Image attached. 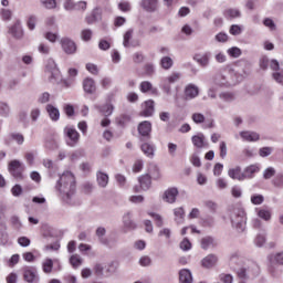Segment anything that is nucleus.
Here are the masks:
<instances>
[{
    "label": "nucleus",
    "instance_id": "f257e3e1",
    "mask_svg": "<svg viewBox=\"0 0 283 283\" xmlns=\"http://www.w3.org/2000/svg\"><path fill=\"white\" fill-rule=\"evenodd\" d=\"M59 193L66 205L76 207L81 205V199L76 196V178L71 171H64L55 186Z\"/></svg>",
    "mask_w": 283,
    "mask_h": 283
},
{
    "label": "nucleus",
    "instance_id": "f03ea898",
    "mask_svg": "<svg viewBox=\"0 0 283 283\" xmlns=\"http://www.w3.org/2000/svg\"><path fill=\"white\" fill-rule=\"evenodd\" d=\"M242 81H244V75L238 72L219 73L214 78L216 85H220L221 87H233V85H238Z\"/></svg>",
    "mask_w": 283,
    "mask_h": 283
},
{
    "label": "nucleus",
    "instance_id": "7ed1b4c3",
    "mask_svg": "<svg viewBox=\"0 0 283 283\" xmlns=\"http://www.w3.org/2000/svg\"><path fill=\"white\" fill-rule=\"evenodd\" d=\"M232 227L242 233L247 229V212L242 208H233L230 212Z\"/></svg>",
    "mask_w": 283,
    "mask_h": 283
},
{
    "label": "nucleus",
    "instance_id": "20e7f679",
    "mask_svg": "<svg viewBox=\"0 0 283 283\" xmlns=\"http://www.w3.org/2000/svg\"><path fill=\"white\" fill-rule=\"evenodd\" d=\"M74 78H76V72H66L64 75L61 72H54L51 74L52 83H62L65 87H70V85L74 83Z\"/></svg>",
    "mask_w": 283,
    "mask_h": 283
},
{
    "label": "nucleus",
    "instance_id": "39448f33",
    "mask_svg": "<svg viewBox=\"0 0 283 283\" xmlns=\"http://www.w3.org/2000/svg\"><path fill=\"white\" fill-rule=\"evenodd\" d=\"M182 75L180 73H172L170 76L166 77L161 82V90L167 94V96L171 95V84L178 83Z\"/></svg>",
    "mask_w": 283,
    "mask_h": 283
},
{
    "label": "nucleus",
    "instance_id": "423d86ee",
    "mask_svg": "<svg viewBox=\"0 0 283 283\" xmlns=\"http://www.w3.org/2000/svg\"><path fill=\"white\" fill-rule=\"evenodd\" d=\"M64 134H66L69 142V147H76L78 145V140L81 139V134L77 133L75 128L72 127H65Z\"/></svg>",
    "mask_w": 283,
    "mask_h": 283
},
{
    "label": "nucleus",
    "instance_id": "0eeeda50",
    "mask_svg": "<svg viewBox=\"0 0 283 283\" xmlns=\"http://www.w3.org/2000/svg\"><path fill=\"white\" fill-rule=\"evenodd\" d=\"M138 182L140 185V188H138V186L134 187V191L136 193H140V189L142 191H148V189L151 187V176H149V174L142 175L138 178Z\"/></svg>",
    "mask_w": 283,
    "mask_h": 283
},
{
    "label": "nucleus",
    "instance_id": "6e6552de",
    "mask_svg": "<svg viewBox=\"0 0 283 283\" xmlns=\"http://www.w3.org/2000/svg\"><path fill=\"white\" fill-rule=\"evenodd\" d=\"M9 171L13 178H23V166L17 159L10 161Z\"/></svg>",
    "mask_w": 283,
    "mask_h": 283
},
{
    "label": "nucleus",
    "instance_id": "1a4fd4ad",
    "mask_svg": "<svg viewBox=\"0 0 283 283\" xmlns=\"http://www.w3.org/2000/svg\"><path fill=\"white\" fill-rule=\"evenodd\" d=\"M9 34L13 36L17 41H21L23 39V25H21V22L17 20L10 28H9Z\"/></svg>",
    "mask_w": 283,
    "mask_h": 283
},
{
    "label": "nucleus",
    "instance_id": "9d476101",
    "mask_svg": "<svg viewBox=\"0 0 283 283\" xmlns=\"http://www.w3.org/2000/svg\"><path fill=\"white\" fill-rule=\"evenodd\" d=\"M61 45L65 54H76V43H74L70 38H63L61 40Z\"/></svg>",
    "mask_w": 283,
    "mask_h": 283
},
{
    "label": "nucleus",
    "instance_id": "9b49d317",
    "mask_svg": "<svg viewBox=\"0 0 283 283\" xmlns=\"http://www.w3.org/2000/svg\"><path fill=\"white\" fill-rule=\"evenodd\" d=\"M23 277L28 283H39V273L34 268H25L23 271Z\"/></svg>",
    "mask_w": 283,
    "mask_h": 283
},
{
    "label": "nucleus",
    "instance_id": "f8f14e48",
    "mask_svg": "<svg viewBox=\"0 0 283 283\" xmlns=\"http://www.w3.org/2000/svg\"><path fill=\"white\" fill-rule=\"evenodd\" d=\"M139 6L145 12L154 13L158 11V0H142Z\"/></svg>",
    "mask_w": 283,
    "mask_h": 283
},
{
    "label": "nucleus",
    "instance_id": "ddd939ff",
    "mask_svg": "<svg viewBox=\"0 0 283 283\" xmlns=\"http://www.w3.org/2000/svg\"><path fill=\"white\" fill-rule=\"evenodd\" d=\"M200 94V88L196 84H188L185 87V98L186 101H193Z\"/></svg>",
    "mask_w": 283,
    "mask_h": 283
},
{
    "label": "nucleus",
    "instance_id": "4468645a",
    "mask_svg": "<svg viewBox=\"0 0 283 283\" xmlns=\"http://www.w3.org/2000/svg\"><path fill=\"white\" fill-rule=\"evenodd\" d=\"M244 143H258L260 135L253 130H243L239 133Z\"/></svg>",
    "mask_w": 283,
    "mask_h": 283
},
{
    "label": "nucleus",
    "instance_id": "2eb2a0df",
    "mask_svg": "<svg viewBox=\"0 0 283 283\" xmlns=\"http://www.w3.org/2000/svg\"><path fill=\"white\" fill-rule=\"evenodd\" d=\"M255 174H260V165L253 164L245 167L243 170L244 180H251V178H255Z\"/></svg>",
    "mask_w": 283,
    "mask_h": 283
},
{
    "label": "nucleus",
    "instance_id": "dca6fc26",
    "mask_svg": "<svg viewBox=\"0 0 283 283\" xmlns=\"http://www.w3.org/2000/svg\"><path fill=\"white\" fill-rule=\"evenodd\" d=\"M218 264V255L216 254H208L201 260V266L203 269H213Z\"/></svg>",
    "mask_w": 283,
    "mask_h": 283
},
{
    "label": "nucleus",
    "instance_id": "f3484780",
    "mask_svg": "<svg viewBox=\"0 0 283 283\" xmlns=\"http://www.w3.org/2000/svg\"><path fill=\"white\" fill-rule=\"evenodd\" d=\"M138 133L142 135V138H151V124L149 120H144L138 125Z\"/></svg>",
    "mask_w": 283,
    "mask_h": 283
},
{
    "label": "nucleus",
    "instance_id": "a211bd4d",
    "mask_svg": "<svg viewBox=\"0 0 283 283\" xmlns=\"http://www.w3.org/2000/svg\"><path fill=\"white\" fill-rule=\"evenodd\" d=\"M82 85L85 94H96V82L92 77L84 78Z\"/></svg>",
    "mask_w": 283,
    "mask_h": 283
},
{
    "label": "nucleus",
    "instance_id": "6ab92c4d",
    "mask_svg": "<svg viewBox=\"0 0 283 283\" xmlns=\"http://www.w3.org/2000/svg\"><path fill=\"white\" fill-rule=\"evenodd\" d=\"M176 198H178V188H168L163 196V200L169 205H174Z\"/></svg>",
    "mask_w": 283,
    "mask_h": 283
},
{
    "label": "nucleus",
    "instance_id": "aec40b11",
    "mask_svg": "<svg viewBox=\"0 0 283 283\" xmlns=\"http://www.w3.org/2000/svg\"><path fill=\"white\" fill-rule=\"evenodd\" d=\"M223 17L229 21H233V19H241L242 11L238 8H229L223 11Z\"/></svg>",
    "mask_w": 283,
    "mask_h": 283
},
{
    "label": "nucleus",
    "instance_id": "412c9836",
    "mask_svg": "<svg viewBox=\"0 0 283 283\" xmlns=\"http://www.w3.org/2000/svg\"><path fill=\"white\" fill-rule=\"evenodd\" d=\"M228 176L232 178V180H239V182L244 180V172H242V168L240 166L229 169Z\"/></svg>",
    "mask_w": 283,
    "mask_h": 283
},
{
    "label": "nucleus",
    "instance_id": "4be33fe9",
    "mask_svg": "<svg viewBox=\"0 0 283 283\" xmlns=\"http://www.w3.org/2000/svg\"><path fill=\"white\" fill-rule=\"evenodd\" d=\"M192 145L197 147V149H202L207 147V137H205V134L199 133L198 135H195L191 137Z\"/></svg>",
    "mask_w": 283,
    "mask_h": 283
},
{
    "label": "nucleus",
    "instance_id": "5701e85b",
    "mask_svg": "<svg viewBox=\"0 0 283 283\" xmlns=\"http://www.w3.org/2000/svg\"><path fill=\"white\" fill-rule=\"evenodd\" d=\"M193 59L201 65V67H207V65H209V60L211 59V52L197 53Z\"/></svg>",
    "mask_w": 283,
    "mask_h": 283
},
{
    "label": "nucleus",
    "instance_id": "b1692460",
    "mask_svg": "<svg viewBox=\"0 0 283 283\" xmlns=\"http://www.w3.org/2000/svg\"><path fill=\"white\" fill-rule=\"evenodd\" d=\"M179 283H193V276L190 270L182 269L179 271Z\"/></svg>",
    "mask_w": 283,
    "mask_h": 283
},
{
    "label": "nucleus",
    "instance_id": "393cba45",
    "mask_svg": "<svg viewBox=\"0 0 283 283\" xmlns=\"http://www.w3.org/2000/svg\"><path fill=\"white\" fill-rule=\"evenodd\" d=\"M216 247H218V242H216L214 238L206 237L201 239V249H203L205 251L209 249H216Z\"/></svg>",
    "mask_w": 283,
    "mask_h": 283
},
{
    "label": "nucleus",
    "instance_id": "a878e982",
    "mask_svg": "<svg viewBox=\"0 0 283 283\" xmlns=\"http://www.w3.org/2000/svg\"><path fill=\"white\" fill-rule=\"evenodd\" d=\"M46 112L54 123L61 118V112H59V108L54 107V105L49 104L46 105Z\"/></svg>",
    "mask_w": 283,
    "mask_h": 283
},
{
    "label": "nucleus",
    "instance_id": "bb28decb",
    "mask_svg": "<svg viewBox=\"0 0 283 283\" xmlns=\"http://www.w3.org/2000/svg\"><path fill=\"white\" fill-rule=\"evenodd\" d=\"M123 224L127 231H134L136 229V223L132 221V213L127 212L123 216Z\"/></svg>",
    "mask_w": 283,
    "mask_h": 283
},
{
    "label": "nucleus",
    "instance_id": "cd10ccee",
    "mask_svg": "<svg viewBox=\"0 0 283 283\" xmlns=\"http://www.w3.org/2000/svg\"><path fill=\"white\" fill-rule=\"evenodd\" d=\"M154 112H155L154 101H151V99L146 101L144 104V109L142 112V116H146V117L154 116Z\"/></svg>",
    "mask_w": 283,
    "mask_h": 283
},
{
    "label": "nucleus",
    "instance_id": "c85d7f7f",
    "mask_svg": "<svg viewBox=\"0 0 283 283\" xmlns=\"http://www.w3.org/2000/svg\"><path fill=\"white\" fill-rule=\"evenodd\" d=\"M97 109L105 117L112 116V114H114V106H113L112 103H106V104H104L102 106H97Z\"/></svg>",
    "mask_w": 283,
    "mask_h": 283
},
{
    "label": "nucleus",
    "instance_id": "c756f323",
    "mask_svg": "<svg viewBox=\"0 0 283 283\" xmlns=\"http://www.w3.org/2000/svg\"><path fill=\"white\" fill-rule=\"evenodd\" d=\"M175 222L182 224L185 222V208L179 207L174 209Z\"/></svg>",
    "mask_w": 283,
    "mask_h": 283
},
{
    "label": "nucleus",
    "instance_id": "7c9ffc66",
    "mask_svg": "<svg viewBox=\"0 0 283 283\" xmlns=\"http://www.w3.org/2000/svg\"><path fill=\"white\" fill-rule=\"evenodd\" d=\"M268 260H269L271 266H273V264L283 265V251L275 253V254H270L268 256Z\"/></svg>",
    "mask_w": 283,
    "mask_h": 283
},
{
    "label": "nucleus",
    "instance_id": "2f4dec72",
    "mask_svg": "<svg viewBox=\"0 0 283 283\" xmlns=\"http://www.w3.org/2000/svg\"><path fill=\"white\" fill-rule=\"evenodd\" d=\"M140 149L143 151V154H145V156H147V158H154V151H156V148H154V146L149 143H144L140 146Z\"/></svg>",
    "mask_w": 283,
    "mask_h": 283
},
{
    "label": "nucleus",
    "instance_id": "473e14b6",
    "mask_svg": "<svg viewBox=\"0 0 283 283\" xmlns=\"http://www.w3.org/2000/svg\"><path fill=\"white\" fill-rule=\"evenodd\" d=\"M97 185H99L103 189L109 185V176L102 171L97 172Z\"/></svg>",
    "mask_w": 283,
    "mask_h": 283
},
{
    "label": "nucleus",
    "instance_id": "72a5a7b5",
    "mask_svg": "<svg viewBox=\"0 0 283 283\" xmlns=\"http://www.w3.org/2000/svg\"><path fill=\"white\" fill-rule=\"evenodd\" d=\"M70 264L73 266V269H78V266L83 264V259L78 254H73L70 258Z\"/></svg>",
    "mask_w": 283,
    "mask_h": 283
},
{
    "label": "nucleus",
    "instance_id": "f704fd0d",
    "mask_svg": "<svg viewBox=\"0 0 283 283\" xmlns=\"http://www.w3.org/2000/svg\"><path fill=\"white\" fill-rule=\"evenodd\" d=\"M0 116L2 118H8V116H10V105L6 102H0Z\"/></svg>",
    "mask_w": 283,
    "mask_h": 283
},
{
    "label": "nucleus",
    "instance_id": "c9c22d12",
    "mask_svg": "<svg viewBox=\"0 0 283 283\" xmlns=\"http://www.w3.org/2000/svg\"><path fill=\"white\" fill-rule=\"evenodd\" d=\"M219 97L221 101H224V103H232V101H235V94L231 92L220 93Z\"/></svg>",
    "mask_w": 283,
    "mask_h": 283
},
{
    "label": "nucleus",
    "instance_id": "e433bc0d",
    "mask_svg": "<svg viewBox=\"0 0 283 283\" xmlns=\"http://www.w3.org/2000/svg\"><path fill=\"white\" fill-rule=\"evenodd\" d=\"M258 216L259 218H261L262 220H265V222H269V220H271V210L269 209H260L258 211Z\"/></svg>",
    "mask_w": 283,
    "mask_h": 283
},
{
    "label": "nucleus",
    "instance_id": "4c0bfd02",
    "mask_svg": "<svg viewBox=\"0 0 283 283\" xmlns=\"http://www.w3.org/2000/svg\"><path fill=\"white\" fill-rule=\"evenodd\" d=\"M46 72H56L59 71V65H56V62L52 59H49L45 64Z\"/></svg>",
    "mask_w": 283,
    "mask_h": 283
},
{
    "label": "nucleus",
    "instance_id": "58836bf2",
    "mask_svg": "<svg viewBox=\"0 0 283 283\" xmlns=\"http://www.w3.org/2000/svg\"><path fill=\"white\" fill-rule=\"evenodd\" d=\"M30 118H31L32 123H36V120H39V118H41V108H39V107L32 108L30 112Z\"/></svg>",
    "mask_w": 283,
    "mask_h": 283
},
{
    "label": "nucleus",
    "instance_id": "ea45409f",
    "mask_svg": "<svg viewBox=\"0 0 283 283\" xmlns=\"http://www.w3.org/2000/svg\"><path fill=\"white\" fill-rule=\"evenodd\" d=\"M10 136L17 145H23V143H25V137H23V134L21 133H12Z\"/></svg>",
    "mask_w": 283,
    "mask_h": 283
},
{
    "label": "nucleus",
    "instance_id": "a19ab883",
    "mask_svg": "<svg viewBox=\"0 0 283 283\" xmlns=\"http://www.w3.org/2000/svg\"><path fill=\"white\" fill-rule=\"evenodd\" d=\"M53 266H54V262L52 261V259H46L42 264V269L44 273H52Z\"/></svg>",
    "mask_w": 283,
    "mask_h": 283
},
{
    "label": "nucleus",
    "instance_id": "79ce46f5",
    "mask_svg": "<svg viewBox=\"0 0 283 283\" xmlns=\"http://www.w3.org/2000/svg\"><path fill=\"white\" fill-rule=\"evenodd\" d=\"M40 3L43 8H46V10H54V8H56V0H40Z\"/></svg>",
    "mask_w": 283,
    "mask_h": 283
},
{
    "label": "nucleus",
    "instance_id": "37998d69",
    "mask_svg": "<svg viewBox=\"0 0 283 283\" xmlns=\"http://www.w3.org/2000/svg\"><path fill=\"white\" fill-rule=\"evenodd\" d=\"M228 54L232 56V59H239V56H242V50L237 46H232L228 50Z\"/></svg>",
    "mask_w": 283,
    "mask_h": 283
},
{
    "label": "nucleus",
    "instance_id": "c03bdc74",
    "mask_svg": "<svg viewBox=\"0 0 283 283\" xmlns=\"http://www.w3.org/2000/svg\"><path fill=\"white\" fill-rule=\"evenodd\" d=\"M149 176H150V179L153 178V180H160V169H158V167L156 166H153L149 169Z\"/></svg>",
    "mask_w": 283,
    "mask_h": 283
},
{
    "label": "nucleus",
    "instance_id": "a18cd8bd",
    "mask_svg": "<svg viewBox=\"0 0 283 283\" xmlns=\"http://www.w3.org/2000/svg\"><path fill=\"white\" fill-rule=\"evenodd\" d=\"M134 35V30L129 29L125 34H124V41L123 45L124 48H129V41H132V36Z\"/></svg>",
    "mask_w": 283,
    "mask_h": 283
},
{
    "label": "nucleus",
    "instance_id": "49530a36",
    "mask_svg": "<svg viewBox=\"0 0 283 283\" xmlns=\"http://www.w3.org/2000/svg\"><path fill=\"white\" fill-rule=\"evenodd\" d=\"M50 96L51 95L48 92L40 94L38 97V103H40L41 105H45V103H50Z\"/></svg>",
    "mask_w": 283,
    "mask_h": 283
},
{
    "label": "nucleus",
    "instance_id": "de8ad7c7",
    "mask_svg": "<svg viewBox=\"0 0 283 283\" xmlns=\"http://www.w3.org/2000/svg\"><path fill=\"white\" fill-rule=\"evenodd\" d=\"M148 216H150L151 218H154L156 227H163L164 221H163V216L158 214V213H154V212H149Z\"/></svg>",
    "mask_w": 283,
    "mask_h": 283
},
{
    "label": "nucleus",
    "instance_id": "09e8293b",
    "mask_svg": "<svg viewBox=\"0 0 283 283\" xmlns=\"http://www.w3.org/2000/svg\"><path fill=\"white\" fill-rule=\"evenodd\" d=\"M140 91L144 92V93L145 92L156 93V88L151 87V83H149V82H142Z\"/></svg>",
    "mask_w": 283,
    "mask_h": 283
},
{
    "label": "nucleus",
    "instance_id": "8fccbe9b",
    "mask_svg": "<svg viewBox=\"0 0 283 283\" xmlns=\"http://www.w3.org/2000/svg\"><path fill=\"white\" fill-rule=\"evenodd\" d=\"M230 262L232 264H240L242 262V254L240 252H234L230 255Z\"/></svg>",
    "mask_w": 283,
    "mask_h": 283
},
{
    "label": "nucleus",
    "instance_id": "3c124183",
    "mask_svg": "<svg viewBox=\"0 0 283 283\" xmlns=\"http://www.w3.org/2000/svg\"><path fill=\"white\" fill-rule=\"evenodd\" d=\"M273 176H275V168H273V167L266 168L263 172V178L265 180H271V178H273Z\"/></svg>",
    "mask_w": 283,
    "mask_h": 283
},
{
    "label": "nucleus",
    "instance_id": "603ef678",
    "mask_svg": "<svg viewBox=\"0 0 283 283\" xmlns=\"http://www.w3.org/2000/svg\"><path fill=\"white\" fill-rule=\"evenodd\" d=\"M255 247H264L266 244V237L264 234H259L254 239Z\"/></svg>",
    "mask_w": 283,
    "mask_h": 283
},
{
    "label": "nucleus",
    "instance_id": "864d4df0",
    "mask_svg": "<svg viewBox=\"0 0 283 283\" xmlns=\"http://www.w3.org/2000/svg\"><path fill=\"white\" fill-rule=\"evenodd\" d=\"M271 154H273V148L271 147H263L259 149L261 158H266L268 156H271Z\"/></svg>",
    "mask_w": 283,
    "mask_h": 283
},
{
    "label": "nucleus",
    "instance_id": "5fc2aeb1",
    "mask_svg": "<svg viewBox=\"0 0 283 283\" xmlns=\"http://www.w3.org/2000/svg\"><path fill=\"white\" fill-rule=\"evenodd\" d=\"M193 123H196V125H200L202 123H205V115H202L201 113H195L191 116Z\"/></svg>",
    "mask_w": 283,
    "mask_h": 283
},
{
    "label": "nucleus",
    "instance_id": "6e6d98bb",
    "mask_svg": "<svg viewBox=\"0 0 283 283\" xmlns=\"http://www.w3.org/2000/svg\"><path fill=\"white\" fill-rule=\"evenodd\" d=\"M171 65H174V60H171V57L166 56L161 60V67H164V70H169Z\"/></svg>",
    "mask_w": 283,
    "mask_h": 283
},
{
    "label": "nucleus",
    "instance_id": "4d7b16f0",
    "mask_svg": "<svg viewBox=\"0 0 283 283\" xmlns=\"http://www.w3.org/2000/svg\"><path fill=\"white\" fill-rule=\"evenodd\" d=\"M118 9L122 12H130L132 11V4L129 2H127V1L119 2L118 3Z\"/></svg>",
    "mask_w": 283,
    "mask_h": 283
},
{
    "label": "nucleus",
    "instance_id": "13d9d810",
    "mask_svg": "<svg viewBox=\"0 0 283 283\" xmlns=\"http://www.w3.org/2000/svg\"><path fill=\"white\" fill-rule=\"evenodd\" d=\"M252 205H262L264 202V196L262 195H252L251 196Z\"/></svg>",
    "mask_w": 283,
    "mask_h": 283
},
{
    "label": "nucleus",
    "instance_id": "bf43d9fd",
    "mask_svg": "<svg viewBox=\"0 0 283 283\" xmlns=\"http://www.w3.org/2000/svg\"><path fill=\"white\" fill-rule=\"evenodd\" d=\"M81 38H82V41H92V30L84 29L81 32Z\"/></svg>",
    "mask_w": 283,
    "mask_h": 283
},
{
    "label": "nucleus",
    "instance_id": "052dcab7",
    "mask_svg": "<svg viewBox=\"0 0 283 283\" xmlns=\"http://www.w3.org/2000/svg\"><path fill=\"white\" fill-rule=\"evenodd\" d=\"M190 249H191V241H189V239L185 238L180 242V250L181 251H190Z\"/></svg>",
    "mask_w": 283,
    "mask_h": 283
},
{
    "label": "nucleus",
    "instance_id": "680f3d73",
    "mask_svg": "<svg viewBox=\"0 0 283 283\" xmlns=\"http://www.w3.org/2000/svg\"><path fill=\"white\" fill-rule=\"evenodd\" d=\"M27 25L29 30H34L36 28V17L35 15H30Z\"/></svg>",
    "mask_w": 283,
    "mask_h": 283
},
{
    "label": "nucleus",
    "instance_id": "e2e57ef3",
    "mask_svg": "<svg viewBox=\"0 0 283 283\" xmlns=\"http://www.w3.org/2000/svg\"><path fill=\"white\" fill-rule=\"evenodd\" d=\"M219 280L223 283H233V275L222 273L219 275Z\"/></svg>",
    "mask_w": 283,
    "mask_h": 283
},
{
    "label": "nucleus",
    "instance_id": "0e129e2a",
    "mask_svg": "<svg viewBox=\"0 0 283 283\" xmlns=\"http://www.w3.org/2000/svg\"><path fill=\"white\" fill-rule=\"evenodd\" d=\"M273 185L277 189H283V175H277L273 180Z\"/></svg>",
    "mask_w": 283,
    "mask_h": 283
},
{
    "label": "nucleus",
    "instance_id": "69168bd1",
    "mask_svg": "<svg viewBox=\"0 0 283 283\" xmlns=\"http://www.w3.org/2000/svg\"><path fill=\"white\" fill-rule=\"evenodd\" d=\"M140 266H151V258L144 255L139 259Z\"/></svg>",
    "mask_w": 283,
    "mask_h": 283
},
{
    "label": "nucleus",
    "instance_id": "338daca9",
    "mask_svg": "<svg viewBox=\"0 0 283 283\" xmlns=\"http://www.w3.org/2000/svg\"><path fill=\"white\" fill-rule=\"evenodd\" d=\"M231 193L233 198H242V188H240L239 186H234L231 189Z\"/></svg>",
    "mask_w": 283,
    "mask_h": 283
},
{
    "label": "nucleus",
    "instance_id": "774afa93",
    "mask_svg": "<svg viewBox=\"0 0 283 283\" xmlns=\"http://www.w3.org/2000/svg\"><path fill=\"white\" fill-rule=\"evenodd\" d=\"M272 77L274 78V81H276L277 83H280V85H283V73L282 72H275L272 74Z\"/></svg>",
    "mask_w": 283,
    "mask_h": 283
}]
</instances>
